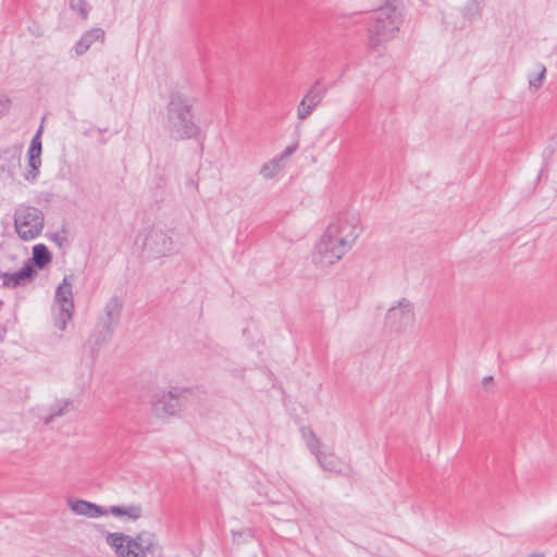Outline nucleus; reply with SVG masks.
<instances>
[{"label": "nucleus", "instance_id": "1", "mask_svg": "<svg viewBox=\"0 0 557 557\" xmlns=\"http://www.w3.org/2000/svg\"><path fill=\"white\" fill-rule=\"evenodd\" d=\"M401 21V13L395 5L386 4L375 10L368 27L369 50L379 51L393 39Z\"/></svg>", "mask_w": 557, "mask_h": 557}, {"label": "nucleus", "instance_id": "2", "mask_svg": "<svg viewBox=\"0 0 557 557\" xmlns=\"http://www.w3.org/2000/svg\"><path fill=\"white\" fill-rule=\"evenodd\" d=\"M166 121L174 137L193 139L199 135L200 129L193 119L191 102L180 92L170 96Z\"/></svg>", "mask_w": 557, "mask_h": 557}, {"label": "nucleus", "instance_id": "3", "mask_svg": "<svg viewBox=\"0 0 557 557\" xmlns=\"http://www.w3.org/2000/svg\"><path fill=\"white\" fill-rule=\"evenodd\" d=\"M326 230L330 231V234L341 237V250L352 248L361 233L359 215L350 211L342 212L332 220Z\"/></svg>", "mask_w": 557, "mask_h": 557}, {"label": "nucleus", "instance_id": "4", "mask_svg": "<svg viewBox=\"0 0 557 557\" xmlns=\"http://www.w3.org/2000/svg\"><path fill=\"white\" fill-rule=\"evenodd\" d=\"M14 226L22 239H34L44 228V214L35 207H20L14 213Z\"/></svg>", "mask_w": 557, "mask_h": 557}, {"label": "nucleus", "instance_id": "5", "mask_svg": "<svg viewBox=\"0 0 557 557\" xmlns=\"http://www.w3.org/2000/svg\"><path fill=\"white\" fill-rule=\"evenodd\" d=\"M339 240L341 237L338 235L330 234V231L325 230L315 245L313 262L321 268H325L341 260L351 248L341 250Z\"/></svg>", "mask_w": 557, "mask_h": 557}, {"label": "nucleus", "instance_id": "6", "mask_svg": "<svg viewBox=\"0 0 557 557\" xmlns=\"http://www.w3.org/2000/svg\"><path fill=\"white\" fill-rule=\"evenodd\" d=\"M73 311L74 300L72 284L65 276L55 290L54 304L52 307L54 325L60 331H64L66 329L67 322L72 320Z\"/></svg>", "mask_w": 557, "mask_h": 557}, {"label": "nucleus", "instance_id": "7", "mask_svg": "<svg viewBox=\"0 0 557 557\" xmlns=\"http://www.w3.org/2000/svg\"><path fill=\"white\" fill-rule=\"evenodd\" d=\"M189 389L182 387H171L168 392H161L156 395L153 400V411L159 417L174 416L184 407Z\"/></svg>", "mask_w": 557, "mask_h": 557}, {"label": "nucleus", "instance_id": "8", "mask_svg": "<svg viewBox=\"0 0 557 557\" xmlns=\"http://www.w3.org/2000/svg\"><path fill=\"white\" fill-rule=\"evenodd\" d=\"M172 249V238L162 228L152 226L144 239L143 250L149 257L160 258L170 253Z\"/></svg>", "mask_w": 557, "mask_h": 557}, {"label": "nucleus", "instance_id": "9", "mask_svg": "<svg viewBox=\"0 0 557 557\" xmlns=\"http://www.w3.org/2000/svg\"><path fill=\"white\" fill-rule=\"evenodd\" d=\"M413 305L406 298L399 300L397 306L389 308L385 317L386 325L396 332L413 325Z\"/></svg>", "mask_w": 557, "mask_h": 557}, {"label": "nucleus", "instance_id": "10", "mask_svg": "<svg viewBox=\"0 0 557 557\" xmlns=\"http://www.w3.org/2000/svg\"><path fill=\"white\" fill-rule=\"evenodd\" d=\"M327 87L321 84V81L318 79L314 84L309 88L305 97L301 99L300 103L297 108V116L299 120H305L308 117L314 108L323 100L326 95Z\"/></svg>", "mask_w": 557, "mask_h": 557}, {"label": "nucleus", "instance_id": "11", "mask_svg": "<svg viewBox=\"0 0 557 557\" xmlns=\"http://www.w3.org/2000/svg\"><path fill=\"white\" fill-rule=\"evenodd\" d=\"M37 273V270L34 268V265L28 261L24 264V267L13 273L10 272H2L0 273V280L2 281L1 286L2 287H18L24 286L27 283H29L35 274Z\"/></svg>", "mask_w": 557, "mask_h": 557}, {"label": "nucleus", "instance_id": "12", "mask_svg": "<svg viewBox=\"0 0 557 557\" xmlns=\"http://www.w3.org/2000/svg\"><path fill=\"white\" fill-rule=\"evenodd\" d=\"M123 309V300L114 295L104 306V314L99 320V325L103 329H111L115 331L121 321Z\"/></svg>", "mask_w": 557, "mask_h": 557}, {"label": "nucleus", "instance_id": "13", "mask_svg": "<svg viewBox=\"0 0 557 557\" xmlns=\"http://www.w3.org/2000/svg\"><path fill=\"white\" fill-rule=\"evenodd\" d=\"M71 510L78 516H85L88 518H97L109 515V508H104L97 504L84 500L75 499L69 502Z\"/></svg>", "mask_w": 557, "mask_h": 557}, {"label": "nucleus", "instance_id": "14", "mask_svg": "<svg viewBox=\"0 0 557 557\" xmlns=\"http://www.w3.org/2000/svg\"><path fill=\"white\" fill-rule=\"evenodd\" d=\"M297 148V144L286 147L278 158H274L262 165L260 174L267 180L273 178L283 169V162L289 158Z\"/></svg>", "mask_w": 557, "mask_h": 557}, {"label": "nucleus", "instance_id": "15", "mask_svg": "<svg viewBox=\"0 0 557 557\" xmlns=\"http://www.w3.org/2000/svg\"><path fill=\"white\" fill-rule=\"evenodd\" d=\"M104 40V30L102 28H92L83 34L81 39L75 44V52L77 55H83L88 51L95 41Z\"/></svg>", "mask_w": 557, "mask_h": 557}, {"label": "nucleus", "instance_id": "16", "mask_svg": "<svg viewBox=\"0 0 557 557\" xmlns=\"http://www.w3.org/2000/svg\"><path fill=\"white\" fill-rule=\"evenodd\" d=\"M113 334H114L113 330H111V329H103V327H101L98 324V327L96 329V331L91 335L92 346H91V349H90V355H91L92 359L96 358L99 349L102 346L107 345L111 341Z\"/></svg>", "mask_w": 557, "mask_h": 557}, {"label": "nucleus", "instance_id": "17", "mask_svg": "<svg viewBox=\"0 0 557 557\" xmlns=\"http://www.w3.org/2000/svg\"><path fill=\"white\" fill-rule=\"evenodd\" d=\"M109 513L114 517H126L128 520L136 521L143 516L141 505H129V506H110Z\"/></svg>", "mask_w": 557, "mask_h": 557}, {"label": "nucleus", "instance_id": "18", "mask_svg": "<svg viewBox=\"0 0 557 557\" xmlns=\"http://www.w3.org/2000/svg\"><path fill=\"white\" fill-rule=\"evenodd\" d=\"M42 141H30V146L28 148L27 154H28V166L30 168V176L32 178H36L38 174V170L41 165V147Z\"/></svg>", "mask_w": 557, "mask_h": 557}, {"label": "nucleus", "instance_id": "19", "mask_svg": "<svg viewBox=\"0 0 557 557\" xmlns=\"http://www.w3.org/2000/svg\"><path fill=\"white\" fill-rule=\"evenodd\" d=\"M30 262L36 269H44L51 261V253L44 244L33 247V258Z\"/></svg>", "mask_w": 557, "mask_h": 557}, {"label": "nucleus", "instance_id": "20", "mask_svg": "<svg viewBox=\"0 0 557 557\" xmlns=\"http://www.w3.org/2000/svg\"><path fill=\"white\" fill-rule=\"evenodd\" d=\"M320 467L325 471H338L339 461L338 458L332 453H325L320 450L314 455Z\"/></svg>", "mask_w": 557, "mask_h": 557}, {"label": "nucleus", "instance_id": "21", "mask_svg": "<svg viewBox=\"0 0 557 557\" xmlns=\"http://www.w3.org/2000/svg\"><path fill=\"white\" fill-rule=\"evenodd\" d=\"M300 433L306 443V446L313 455L321 450V441L318 438V436L310 426H301Z\"/></svg>", "mask_w": 557, "mask_h": 557}, {"label": "nucleus", "instance_id": "22", "mask_svg": "<svg viewBox=\"0 0 557 557\" xmlns=\"http://www.w3.org/2000/svg\"><path fill=\"white\" fill-rule=\"evenodd\" d=\"M138 548V544L127 536V541L123 543L121 548H117L115 552L120 557H145V553H138L136 549Z\"/></svg>", "mask_w": 557, "mask_h": 557}, {"label": "nucleus", "instance_id": "23", "mask_svg": "<svg viewBox=\"0 0 557 557\" xmlns=\"http://www.w3.org/2000/svg\"><path fill=\"white\" fill-rule=\"evenodd\" d=\"M69 400H58L50 407L49 414L45 418V424H49L54 418L64 413L65 408L69 406Z\"/></svg>", "mask_w": 557, "mask_h": 557}, {"label": "nucleus", "instance_id": "24", "mask_svg": "<svg viewBox=\"0 0 557 557\" xmlns=\"http://www.w3.org/2000/svg\"><path fill=\"white\" fill-rule=\"evenodd\" d=\"M70 8L76 11L83 20L88 17L89 5L85 0H70Z\"/></svg>", "mask_w": 557, "mask_h": 557}, {"label": "nucleus", "instance_id": "25", "mask_svg": "<svg viewBox=\"0 0 557 557\" xmlns=\"http://www.w3.org/2000/svg\"><path fill=\"white\" fill-rule=\"evenodd\" d=\"M127 536L128 535H125L123 533H109L107 536V543L114 547L116 550L117 548H121L123 543L127 541Z\"/></svg>", "mask_w": 557, "mask_h": 557}, {"label": "nucleus", "instance_id": "26", "mask_svg": "<svg viewBox=\"0 0 557 557\" xmlns=\"http://www.w3.org/2000/svg\"><path fill=\"white\" fill-rule=\"evenodd\" d=\"M545 73H546V69H545V66H542L541 72L534 78H530V81H529L530 87L537 89L543 83Z\"/></svg>", "mask_w": 557, "mask_h": 557}, {"label": "nucleus", "instance_id": "27", "mask_svg": "<svg viewBox=\"0 0 557 557\" xmlns=\"http://www.w3.org/2000/svg\"><path fill=\"white\" fill-rule=\"evenodd\" d=\"M11 100L5 95L0 94V117L10 109Z\"/></svg>", "mask_w": 557, "mask_h": 557}, {"label": "nucleus", "instance_id": "28", "mask_svg": "<svg viewBox=\"0 0 557 557\" xmlns=\"http://www.w3.org/2000/svg\"><path fill=\"white\" fill-rule=\"evenodd\" d=\"M481 8H474L473 2L470 0L463 8V14L466 16H473L480 13Z\"/></svg>", "mask_w": 557, "mask_h": 557}, {"label": "nucleus", "instance_id": "29", "mask_svg": "<svg viewBox=\"0 0 557 557\" xmlns=\"http://www.w3.org/2000/svg\"><path fill=\"white\" fill-rule=\"evenodd\" d=\"M42 135V125L38 127L36 133L33 135L32 139H40Z\"/></svg>", "mask_w": 557, "mask_h": 557}, {"label": "nucleus", "instance_id": "30", "mask_svg": "<svg viewBox=\"0 0 557 557\" xmlns=\"http://www.w3.org/2000/svg\"><path fill=\"white\" fill-rule=\"evenodd\" d=\"M493 381V376L492 375H488V376H485L483 379V384L484 385H487L488 383H491Z\"/></svg>", "mask_w": 557, "mask_h": 557}, {"label": "nucleus", "instance_id": "31", "mask_svg": "<svg viewBox=\"0 0 557 557\" xmlns=\"http://www.w3.org/2000/svg\"><path fill=\"white\" fill-rule=\"evenodd\" d=\"M474 4V8H481L483 0H471Z\"/></svg>", "mask_w": 557, "mask_h": 557}, {"label": "nucleus", "instance_id": "32", "mask_svg": "<svg viewBox=\"0 0 557 557\" xmlns=\"http://www.w3.org/2000/svg\"><path fill=\"white\" fill-rule=\"evenodd\" d=\"M529 557H545L544 554H541V553H534L532 555H530Z\"/></svg>", "mask_w": 557, "mask_h": 557}, {"label": "nucleus", "instance_id": "33", "mask_svg": "<svg viewBox=\"0 0 557 557\" xmlns=\"http://www.w3.org/2000/svg\"><path fill=\"white\" fill-rule=\"evenodd\" d=\"M188 184H189V185H191V186H194L195 188H197V187H198L197 183H196L194 180H189V181H188Z\"/></svg>", "mask_w": 557, "mask_h": 557}]
</instances>
